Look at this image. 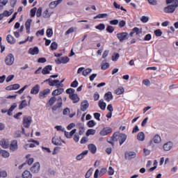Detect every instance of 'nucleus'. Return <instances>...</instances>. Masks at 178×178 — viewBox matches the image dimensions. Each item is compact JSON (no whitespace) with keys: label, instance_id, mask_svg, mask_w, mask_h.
Segmentation results:
<instances>
[{"label":"nucleus","instance_id":"obj_1","mask_svg":"<svg viewBox=\"0 0 178 178\" xmlns=\"http://www.w3.org/2000/svg\"><path fill=\"white\" fill-rule=\"evenodd\" d=\"M119 136V132H115L112 136L107 138L106 141L109 144H111L113 148L115 147V141H118V136Z\"/></svg>","mask_w":178,"mask_h":178},{"label":"nucleus","instance_id":"obj_2","mask_svg":"<svg viewBox=\"0 0 178 178\" xmlns=\"http://www.w3.org/2000/svg\"><path fill=\"white\" fill-rule=\"evenodd\" d=\"M130 35L127 32H122L117 34V38L119 40L120 42H123L126 40H129Z\"/></svg>","mask_w":178,"mask_h":178},{"label":"nucleus","instance_id":"obj_3","mask_svg":"<svg viewBox=\"0 0 178 178\" xmlns=\"http://www.w3.org/2000/svg\"><path fill=\"white\" fill-rule=\"evenodd\" d=\"M5 63L7 66H12L15 63V56L12 54H9L5 58Z\"/></svg>","mask_w":178,"mask_h":178},{"label":"nucleus","instance_id":"obj_4","mask_svg":"<svg viewBox=\"0 0 178 178\" xmlns=\"http://www.w3.org/2000/svg\"><path fill=\"white\" fill-rule=\"evenodd\" d=\"M107 171L108 170L105 168H102L100 171L98 169L95 170L94 173V178H98L104 176V175H105V173H106Z\"/></svg>","mask_w":178,"mask_h":178},{"label":"nucleus","instance_id":"obj_5","mask_svg":"<svg viewBox=\"0 0 178 178\" xmlns=\"http://www.w3.org/2000/svg\"><path fill=\"white\" fill-rule=\"evenodd\" d=\"M33 121L31 116H25L23 118V124L24 127H26V129H29L31 124V122Z\"/></svg>","mask_w":178,"mask_h":178},{"label":"nucleus","instance_id":"obj_6","mask_svg":"<svg viewBox=\"0 0 178 178\" xmlns=\"http://www.w3.org/2000/svg\"><path fill=\"white\" fill-rule=\"evenodd\" d=\"M117 138L120 143V145H123V143L126 141V140H127V135H126V134H119L118 132Z\"/></svg>","mask_w":178,"mask_h":178},{"label":"nucleus","instance_id":"obj_7","mask_svg":"<svg viewBox=\"0 0 178 178\" xmlns=\"http://www.w3.org/2000/svg\"><path fill=\"white\" fill-rule=\"evenodd\" d=\"M136 152H125L124 153V159L126 160L130 161L134 158H136Z\"/></svg>","mask_w":178,"mask_h":178},{"label":"nucleus","instance_id":"obj_8","mask_svg":"<svg viewBox=\"0 0 178 178\" xmlns=\"http://www.w3.org/2000/svg\"><path fill=\"white\" fill-rule=\"evenodd\" d=\"M89 106H90V103H88V101L86 99L83 100V102L81 104V111L82 112H86V109H88Z\"/></svg>","mask_w":178,"mask_h":178},{"label":"nucleus","instance_id":"obj_9","mask_svg":"<svg viewBox=\"0 0 178 178\" xmlns=\"http://www.w3.org/2000/svg\"><path fill=\"white\" fill-rule=\"evenodd\" d=\"M175 10L176 8L173 4L169 5L167 7L164 8L165 13H174Z\"/></svg>","mask_w":178,"mask_h":178},{"label":"nucleus","instance_id":"obj_10","mask_svg":"<svg viewBox=\"0 0 178 178\" xmlns=\"http://www.w3.org/2000/svg\"><path fill=\"white\" fill-rule=\"evenodd\" d=\"M32 173H38L40 172V163L36 162L30 169Z\"/></svg>","mask_w":178,"mask_h":178},{"label":"nucleus","instance_id":"obj_11","mask_svg":"<svg viewBox=\"0 0 178 178\" xmlns=\"http://www.w3.org/2000/svg\"><path fill=\"white\" fill-rule=\"evenodd\" d=\"M69 98L70 99L72 100L73 104H77V102H80V97H79V95L76 93L74 95H70Z\"/></svg>","mask_w":178,"mask_h":178},{"label":"nucleus","instance_id":"obj_12","mask_svg":"<svg viewBox=\"0 0 178 178\" xmlns=\"http://www.w3.org/2000/svg\"><path fill=\"white\" fill-rule=\"evenodd\" d=\"M173 147V143L172 141L167 142L163 146L164 151H170Z\"/></svg>","mask_w":178,"mask_h":178},{"label":"nucleus","instance_id":"obj_13","mask_svg":"<svg viewBox=\"0 0 178 178\" xmlns=\"http://www.w3.org/2000/svg\"><path fill=\"white\" fill-rule=\"evenodd\" d=\"M104 99L107 102H111L112 99H113V95H112V92L108 91L104 95Z\"/></svg>","mask_w":178,"mask_h":178},{"label":"nucleus","instance_id":"obj_14","mask_svg":"<svg viewBox=\"0 0 178 178\" xmlns=\"http://www.w3.org/2000/svg\"><path fill=\"white\" fill-rule=\"evenodd\" d=\"M17 148H18L17 140H13L10 145V151L14 152V151L17 150Z\"/></svg>","mask_w":178,"mask_h":178},{"label":"nucleus","instance_id":"obj_15","mask_svg":"<svg viewBox=\"0 0 178 178\" xmlns=\"http://www.w3.org/2000/svg\"><path fill=\"white\" fill-rule=\"evenodd\" d=\"M135 33H136L137 35H138L140 34H143V31L141 29H138V27H135L130 32L129 35L131 37H133V34H135Z\"/></svg>","mask_w":178,"mask_h":178},{"label":"nucleus","instance_id":"obj_16","mask_svg":"<svg viewBox=\"0 0 178 178\" xmlns=\"http://www.w3.org/2000/svg\"><path fill=\"white\" fill-rule=\"evenodd\" d=\"M51 70H52V65H46L42 70V74H49L51 73Z\"/></svg>","mask_w":178,"mask_h":178},{"label":"nucleus","instance_id":"obj_17","mask_svg":"<svg viewBox=\"0 0 178 178\" xmlns=\"http://www.w3.org/2000/svg\"><path fill=\"white\" fill-rule=\"evenodd\" d=\"M40 92V85L36 84L35 86H33L31 90V94H33V95H37Z\"/></svg>","mask_w":178,"mask_h":178},{"label":"nucleus","instance_id":"obj_18","mask_svg":"<svg viewBox=\"0 0 178 178\" xmlns=\"http://www.w3.org/2000/svg\"><path fill=\"white\" fill-rule=\"evenodd\" d=\"M61 106H62V97H60L58 98V102L54 106H53L52 107L53 112L55 111H57L58 109H59V108H61Z\"/></svg>","mask_w":178,"mask_h":178},{"label":"nucleus","instance_id":"obj_19","mask_svg":"<svg viewBox=\"0 0 178 178\" xmlns=\"http://www.w3.org/2000/svg\"><path fill=\"white\" fill-rule=\"evenodd\" d=\"M109 133H112V128H104L100 131V136H108Z\"/></svg>","mask_w":178,"mask_h":178},{"label":"nucleus","instance_id":"obj_20","mask_svg":"<svg viewBox=\"0 0 178 178\" xmlns=\"http://www.w3.org/2000/svg\"><path fill=\"white\" fill-rule=\"evenodd\" d=\"M40 49H38V47L30 48L29 50V54H30L31 55H38Z\"/></svg>","mask_w":178,"mask_h":178},{"label":"nucleus","instance_id":"obj_21","mask_svg":"<svg viewBox=\"0 0 178 178\" xmlns=\"http://www.w3.org/2000/svg\"><path fill=\"white\" fill-rule=\"evenodd\" d=\"M87 154H88V150H85L82 152L80 154L76 156V161H81V159H83V158L86 157V155H87Z\"/></svg>","mask_w":178,"mask_h":178},{"label":"nucleus","instance_id":"obj_22","mask_svg":"<svg viewBox=\"0 0 178 178\" xmlns=\"http://www.w3.org/2000/svg\"><path fill=\"white\" fill-rule=\"evenodd\" d=\"M55 63L57 65H60L61 63H67V56L62 57L61 58L55 60Z\"/></svg>","mask_w":178,"mask_h":178},{"label":"nucleus","instance_id":"obj_23","mask_svg":"<svg viewBox=\"0 0 178 178\" xmlns=\"http://www.w3.org/2000/svg\"><path fill=\"white\" fill-rule=\"evenodd\" d=\"M33 20L31 19H28L25 22V27L26 30V33H30V27H31V22Z\"/></svg>","mask_w":178,"mask_h":178},{"label":"nucleus","instance_id":"obj_24","mask_svg":"<svg viewBox=\"0 0 178 178\" xmlns=\"http://www.w3.org/2000/svg\"><path fill=\"white\" fill-rule=\"evenodd\" d=\"M51 92V90L49 89H44L42 91H40L39 92V98H41V97H43L44 98H45V96L47 95V94H49Z\"/></svg>","mask_w":178,"mask_h":178},{"label":"nucleus","instance_id":"obj_25","mask_svg":"<svg viewBox=\"0 0 178 178\" xmlns=\"http://www.w3.org/2000/svg\"><path fill=\"white\" fill-rule=\"evenodd\" d=\"M107 60L105 59L104 60L102 63H101V66H102V70H106V69H109V63H106Z\"/></svg>","mask_w":178,"mask_h":178},{"label":"nucleus","instance_id":"obj_26","mask_svg":"<svg viewBox=\"0 0 178 178\" xmlns=\"http://www.w3.org/2000/svg\"><path fill=\"white\" fill-rule=\"evenodd\" d=\"M15 108H17V103H13V105L10 106V108L8 110V116H12V112L15 111Z\"/></svg>","mask_w":178,"mask_h":178},{"label":"nucleus","instance_id":"obj_27","mask_svg":"<svg viewBox=\"0 0 178 178\" xmlns=\"http://www.w3.org/2000/svg\"><path fill=\"white\" fill-rule=\"evenodd\" d=\"M6 40L8 42V44H15L16 42V39L12 35H8L6 37Z\"/></svg>","mask_w":178,"mask_h":178},{"label":"nucleus","instance_id":"obj_28","mask_svg":"<svg viewBox=\"0 0 178 178\" xmlns=\"http://www.w3.org/2000/svg\"><path fill=\"white\" fill-rule=\"evenodd\" d=\"M89 151H90L91 154H95L97 152V146L94 144H90L88 146Z\"/></svg>","mask_w":178,"mask_h":178},{"label":"nucleus","instance_id":"obj_29","mask_svg":"<svg viewBox=\"0 0 178 178\" xmlns=\"http://www.w3.org/2000/svg\"><path fill=\"white\" fill-rule=\"evenodd\" d=\"M99 107L102 111H105V109H106V103L104 102V99H100L99 101Z\"/></svg>","mask_w":178,"mask_h":178},{"label":"nucleus","instance_id":"obj_30","mask_svg":"<svg viewBox=\"0 0 178 178\" xmlns=\"http://www.w3.org/2000/svg\"><path fill=\"white\" fill-rule=\"evenodd\" d=\"M0 145L1 147H2V148H4L5 149H6V148H9V143L6 142L5 139H2L0 141Z\"/></svg>","mask_w":178,"mask_h":178},{"label":"nucleus","instance_id":"obj_31","mask_svg":"<svg viewBox=\"0 0 178 178\" xmlns=\"http://www.w3.org/2000/svg\"><path fill=\"white\" fill-rule=\"evenodd\" d=\"M63 91H65V90L63 88L56 89L52 92V95H54V96L60 95V94H62V92H63Z\"/></svg>","mask_w":178,"mask_h":178},{"label":"nucleus","instance_id":"obj_32","mask_svg":"<svg viewBox=\"0 0 178 178\" xmlns=\"http://www.w3.org/2000/svg\"><path fill=\"white\" fill-rule=\"evenodd\" d=\"M137 140H138V141H144V140H145V134H144V132H139L138 134Z\"/></svg>","mask_w":178,"mask_h":178},{"label":"nucleus","instance_id":"obj_33","mask_svg":"<svg viewBox=\"0 0 178 178\" xmlns=\"http://www.w3.org/2000/svg\"><path fill=\"white\" fill-rule=\"evenodd\" d=\"M0 154H1V156H3V158H9L10 156V154L8 153V151L3 149H0Z\"/></svg>","mask_w":178,"mask_h":178},{"label":"nucleus","instance_id":"obj_34","mask_svg":"<svg viewBox=\"0 0 178 178\" xmlns=\"http://www.w3.org/2000/svg\"><path fill=\"white\" fill-rule=\"evenodd\" d=\"M51 15H52V13H49V8H46L43 12L42 16L44 19H47L48 17H51Z\"/></svg>","mask_w":178,"mask_h":178},{"label":"nucleus","instance_id":"obj_35","mask_svg":"<svg viewBox=\"0 0 178 178\" xmlns=\"http://www.w3.org/2000/svg\"><path fill=\"white\" fill-rule=\"evenodd\" d=\"M22 177H23V178H31V177H33V175H31V173L30 172V171H29V170H25V171L22 173Z\"/></svg>","mask_w":178,"mask_h":178},{"label":"nucleus","instance_id":"obj_36","mask_svg":"<svg viewBox=\"0 0 178 178\" xmlns=\"http://www.w3.org/2000/svg\"><path fill=\"white\" fill-rule=\"evenodd\" d=\"M105 17H108V14L106 13H102V14H98L96 16L93 17V19H105Z\"/></svg>","mask_w":178,"mask_h":178},{"label":"nucleus","instance_id":"obj_37","mask_svg":"<svg viewBox=\"0 0 178 178\" xmlns=\"http://www.w3.org/2000/svg\"><path fill=\"white\" fill-rule=\"evenodd\" d=\"M26 159H28L25 163H28V165H33V162H34L33 158H30V154L26 156Z\"/></svg>","mask_w":178,"mask_h":178},{"label":"nucleus","instance_id":"obj_38","mask_svg":"<svg viewBox=\"0 0 178 178\" xmlns=\"http://www.w3.org/2000/svg\"><path fill=\"white\" fill-rule=\"evenodd\" d=\"M46 35H47V37H48L49 38H51V37L54 35V31L52 30V29H48L46 31Z\"/></svg>","mask_w":178,"mask_h":178},{"label":"nucleus","instance_id":"obj_39","mask_svg":"<svg viewBox=\"0 0 178 178\" xmlns=\"http://www.w3.org/2000/svg\"><path fill=\"white\" fill-rule=\"evenodd\" d=\"M92 72V70L91 68H87L83 71L82 74H83V76H87Z\"/></svg>","mask_w":178,"mask_h":178},{"label":"nucleus","instance_id":"obj_40","mask_svg":"<svg viewBox=\"0 0 178 178\" xmlns=\"http://www.w3.org/2000/svg\"><path fill=\"white\" fill-rule=\"evenodd\" d=\"M106 31H107V33H110L111 34H112V33L115 31V27H113V26L108 25L106 29Z\"/></svg>","mask_w":178,"mask_h":178},{"label":"nucleus","instance_id":"obj_41","mask_svg":"<svg viewBox=\"0 0 178 178\" xmlns=\"http://www.w3.org/2000/svg\"><path fill=\"white\" fill-rule=\"evenodd\" d=\"M27 106V102H26V99L22 100L21 104L19 105V109L22 110L24 108H26Z\"/></svg>","mask_w":178,"mask_h":178},{"label":"nucleus","instance_id":"obj_42","mask_svg":"<svg viewBox=\"0 0 178 178\" xmlns=\"http://www.w3.org/2000/svg\"><path fill=\"white\" fill-rule=\"evenodd\" d=\"M153 141L155 144H159L161 143V136H159V135L154 136Z\"/></svg>","mask_w":178,"mask_h":178},{"label":"nucleus","instance_id":"obj_43","mask_svg":"<svg viewBox=\"0 0 178 178\" xmlns=\"http://www.w3.org/2000/svg\"><path fill=\"white\" fill-rule=\"evenodd\" d=\"M50 48L51 51H56V49H58V43L56 42H53L50 45Z\"/></svg>","mask_w":178,"mask_h":178},{"label":"nucleus","instance_id":"obj_44","mask_svg":"<svg viewBox=\"0 0 178 178\" xmlns=\"http://www.w3.org/2000/svg\"><path fill=\"white\" fill-rule=\"evenodd\" d=\"M94 134H95V129H90L86 131L87 137H88V136H94Z\"/></svg>","mask_w":178,"mask_h":178},{"label":"nucleus","instance_id":"obj_45","mask_svg":"<svg viewBox=\"0 0 178 178\" xmlns=\"http://www.w3.org/2000/svg\"><path fill=\"white\" fill-rule=\"evenodd\" d=\"M55 102H56V97H51L48 101V104L50 105V106H52V105L54 104Z\"/></svg>","mask_w":178,"mask_h":178},{"label":"nucleus","instance_id":"obj_46","mask_svg":"<svg viewBox=\"0 0 178 178\" xmlns=\"http://www.w3.org/2000/svg\"><path fill=\"white\" fill-rule=\"evenodd\" d=\"M123 92H124V88H118L116 90H115V94L117 95H121V94H123Z\"/></svg>","mask_w":178,"mask_h":178},{"label":"nucleus","instance_id":"obj_47","mask_svg":"<svg viewBox=\"0 0 178 178\" xmlns=\"http://www.w3.org/2000/svg\"><path fill=\"white\" fill-rule=\"evenodd\" d=\"M95 29H97V30H100V31H102V30H105V24H99L97 26H95Z\"/></svg>","mask_w":178,"mask_h":178},{"label":"nucleus","instance_id":"obj_48","mask_svg":"<svg viewBox=\"0 0 178 178\" xmlns=\"http://www.w3.org/2000/svg\"><path fill=\"white\" fill-rule=\"evenodd\" d=\"M36 16L37 17H41V15H42V8L39 7L38 10H36Z\"/></svg>","mask_w":178,"mask_h":178},{"label":"nucleus","instance_id":"obj_49","mask_svg":"<svg viewBox=\"0 0 178 178\" xmlns=\"http://www.w3.org/2000/svg\"><path fill=\"white\" fill-rule=\"evenodd\" d=\"M87 124H88V127H94V126H95V124H97V122H95V121L92 120L88 121Z\"/></svg>","mask_w":178,"mask_h":178},{"label":"nucleus","instance_id":"obj_50","mask_svg":"<svg viewBox=\"0 0 178 178\" xmlns=\"http://www.w3.org/2000/svg\"><path fill=\"white\" fill-rule=\"evenodd\" d=\"M148 20H149V17L147 16H142L140 18V22H142V23H148Z\"/></svg>","mask_w":178,"mask_h":178},{"label":"nucleus","instance_id":"obj_51","mask_svg":"<svg viewBox=\"0 0 178 178\" xmlns=\"http://www.w3.org/2000/svg\"><path fill=\"white\" fill-rule=\"evenodd\" d=\"M58 83H59V80L58 79H56V80H52L51 81L49 86L50 87H54L55 86H56V84H58Z\"/></svg>","mask_w":178,"mask_h":178},{"label":"nucleus","instance_id":"obj_52","mask_svg":"<svg viewBox=\"0 0 178 178\" xmlns=\"http://www.w3.org/2000/svg\"><path fill=\"white\" fill-rule=\"evenodd\" d=\"M37 13V8L35 7L33 8H32L30 11L31 13V17H34V16H35V13Z\"/></svg>","mask_w":178,"mask_h":178},{"label":"nucleus","instance_id":"obj_53","mask_svg":"<svg viewBox=\"0 0 178 178\" xmlns=\"http://www.w3.org/2000/svg\"><path fill=\"white\" fill-rule=\"evenodd\" d=\"M29 88V85H25L22 88H21L19 90L15 92L16 94H23V92L26 88Z\"/></svg>","mask_w":178,"mask_h":178},{"label":"nucleus","instance_id":"obj_54","mask_svg":"<svg viewBox=\"0 0 178 178\" xmlns=\"http://www.w3.org/2000/svg\"><path fill=\"white\" fill-rule=\"evenodd\" d=\"M0 176L1 177H8V172L5 170H0Z\"/></svg>","mask_w":178,"mask_h":178},{"label":"nucleus","instance_id":"obj_55","mask_svg":"<svg viewBox=\"0 0 178 178\" xmlns=\"http://www.w3.org/2000/svg\"><path fill=\"white\" fill-rule=\"evenodd\" d=\"M143 84L147 87H149L151 86V81L149 79H145L143 81Z\"/></svg>","mask_w":178,"mask_h":178},{"label":"nucleus","instance_id":"obj_56","mask_svg":"<svg viewBox=\"0 0 178 178\" xmlns=\"http://www.w3.org/2000/svg\"><path fill=\"white\" fill-rule=\"evenodd\" d=\"M93 116H94L95 119H96V120H98L99 122L101 120V118H101V113H95L93 114Z\"/></svg>","mask_w":178,"mask_h":178},{"label":"nucleus","instance_id":"obj_57","mask_svg":"<svg viewBox=\"0 0 178 178\" xmlns=\"http://www.w3.org/2000/svg\"><path fill=\"white\" fill-rule=\"evenodd\" d=\"M154 34L156 37H161V35H162V31L161 29L155 30Z\"/></svg>","mask_w":178,"mask_h":178},{"label":"nucleus","instance_id":"obj_58","mask_svg":"<svg viewBox=\"0 0 178 178\" xmlns=\"http://www.w3.org/2000/svg\"><path fill=\"white\" fill-rule=\"evenodd\" d=\"M79 86V81L77 80H74L70 85V87H72V88H76Z\"/></svg>","mask_w":178,"mask_h":178},{"label":"nucleus","instance_id":"obj_59","mask_svg":"<svg viewBox=\"0 0 178 178\" xmlns=\"http://www.w3.org/2000/svg\"><path fill=\"white\" fill-rule=\"evenodd\" d=\"M13 79H15V75H13V74L9 75L6 79V83H9L10 81H12Z\"/></svg>","mask_w":178,"mask_h":178},{"label":"nucleus","instance_id":"obj_60","mask_svg":"<svg viewBox=\"0 0 178 178\" xmlns=\"http://www.w3.org/2000/svg\"><path fill=\"white\" fill-rule=\"evenodd\" d=\"M74 92H76V90H74L73 88H68L67 89V94L69 95H73L74 94H76Z\"/></svg>","mask_w":178,"mask_h":178},{"label":"nucleus","instance_id":"obj_61","mask_svg":"<svg viewBox=\"0 0 178 178\" xmlns=\"http://www.w3.org/2000/svg\"><path fill=\"white\" fill-rule=\"evenodd\" d=\"M2 17H9L10 16V14L9 13V11L4 10L3 13H1Z\"/></svg>","mask_w":178,"mask_h":178},{"label":"nucleus","instance_id":"obj_62","mask_svg":"<svg viewBox=\"0 0 178 178\" xmlns=\"http://www.w3.org/2000/svg\"><path fill=\"white\" fill-rule=\"evenodd\" d=\"M91 175H92V170L90 169L87 171V172L85 175V177L86 178H90V177H91Z\"/></svg>","mask_w":178,"mask_h":178},{"label":"nucleus","instance_id":"obj_63","mask_svg":"<svg viewBox=\"0 0 178 178\" xmlns=\"http://www.w3.org/2000/svg\"><path fill=\"white\" fill-rule=\"evenodd\" d=\"M109 55V50H105L102 54V58L103 59H106V56Z\"/></svg>","mask_w":178,"mask_h":178},{"label":"nucleus","instance_id":"obj_64","mask_svg":"<svg viewBox=\"0 0 178 178\" xmlns=\"http://www.w3.org/2000/svg\"><path fill=\"white\" fill-rule=\"evenodd\" d=\"M93 97L95 101H98L99 99V93H98V92H95L94 93Z\"/></svg>","mask_w":178,"mask_h":178}]
</instances>
